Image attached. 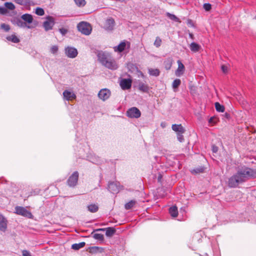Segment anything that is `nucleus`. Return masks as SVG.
<instances>
[{
    "mask_svg": "<svg viewBox=\"0 0 256 256\" xmlns=\"http://www.w3.org/2000/svg\"><path fill=\"white\" fill-rule=\"evenodd\" d=\"M256 176V171L246 166L238 168L236 172L229 178L228 186L230 188H236L239 184Z\"/></svg>",
    "mask_w": 256,
    "mask_h": 256,
    "instance_id": "1",
    "label": "nucleus"
},
{
    "mask_svg": "<svg viewBox=\"0 0 256 256\" xmlns=\"http://www.w3.org/2000/svg\"><path fill=\"white\" fill-rule=\"evenodd\" d=\"M97 56L100 62L106 68L111 70L118 68V64L110 53L100 51L98 52Z\"/></svg>",
    "mask_w": 256,
    "mask_h": 256,
    "instance_id": "2",
    "label": "nucleus"
},
{
    "mask_svg": "<svg viewBox=\"0 0 256 256\" xmlns=\"http://www.w3.org/2000/svg\"><path fill=\"white\" fill-rule=\"evenodd\" d=\"M77 28L80 32L85 35H89L92 32V26L87 22H81L78 24Z\"/></svg>",
    "mask_w": 256,
    "mask_h": 256,
    "instance_id": "3",
    "label": "nucleus"
},
{
    "mask_svg": "<svg viewBox=\"0 0 256 256\" xmlns=\"http://www.w3.org/2000/svg\"><path fill=\"white\" fill-rule=\"evenodd\" d=\"M78 176V172L77 171L74 172L67 180L68 185L70 187L75 186L77 184Z\"/></svg>",
    "mask_w": 256,
    "mask_h": 256,
    "instance_id": "4",
    "label": "nucleus"
},
{
    "mask_svg": "<svg viewBox=\"0 0 256 256\" xmlns=\"http://www.w3.org/2000/svg\"><path fill=\"white\" fill-rule=\"evenodd\" d=\"M15 210L16 213L18 214L28 218H32V214L24 207L17 206L15 208Z\"/></svg>",
    "mask_w": 256,
    "mask_h": 256,
    "instance_id": "5",
    "label": "nucleus"
},
{
    "mask_svg": "<svg viewBox=\"0 0 256 256\" xmlns=\"http://www.w3.org/2000/svg\"><path fill=\"white\" fill-rule=\"evenodd\" d=\"M126 115L130 118H138L140 116L141 112L138 108L132 107L128 110Z\"/></svg>",
    "mask_w": 256,
    "mask_h": 256,
    "instance_id": "6",
    "label": "nucleus"
},
{
    "mask_svg": "<svg viewBox=\"0 0 256 256\" xmlns=\"http://www.w3.org/2000/svg\"><path fill=\"white\" fill-rule=\"evenodd\" d=\"M66 55L70 58H74L78 55V50L76 48L67 46L64 49Z\"/></svg>",
    "mask_w": 256,
    "mask_h": 256,
    "instance_id": "7",
    "label": "nucleus"
},
{
    "mask_svg": "<svg viewBox=\"0 0 256 256\" xmlns=\"http://www.w3.org/2000/svg\"><path fill=\"white\" fill-rule=\"evenodd\" d=\"M120 184L118 182H110L108 184V190L112 194H117L120 190Z\"/></svg>",
    "mask_w": 256,
    "mask_h": 256,
    "instance_id": "8",
    "label": "nucleus"
},
{
    "mask_svg": "<svg viewBox=\"0 0 256 256\" xmlns=\"http://www.w3.org/2000/svg\"><path fill=\"white\" fill-rule=\"evenodd\" d=\"M12 22L14 25H16L20 28H33L32 26L26 24V22H24L22 18H14L13 20H12Z\"/></svg>",
    "mask_w": 256,
    "mask_h": 256,
    "instance_id": "9",
    "label": "nucleus"
},
{
    "mask_svg": "<svg viewBox=\"0 0 256 256\" xmlns=\"http://www.w3.org/2000/svg\"><path fill=\"white\" fill-rule=\"evenodd\" d=\"M111 95L110 91L108 88L102 89L98 94V96L100 99L105 101L108 100Z\"/></svg>",
    "mask_w": 256,
    "mask_h": 256,
    "instance_id": "10",
    "label": "nucleus"
},
{
    "mask_svg": "<svg viewBox=\"0 0 256 256\" xmlns=\"http://www.w3.org/2000/svg\"><path fill=\"white\" fill-rule=\"evenodd\" d=\"M54 24V22L53 18L48 16L46 18V20L44 22L43 26L46 31H48L52 28Z\"/></svg>",
    "mask_w": 256,
    "mask_h": 256,
    "instance_id": "11",
    "label": "nucleus"
},
{
    "mask_svg": "<svg viewBox=\"0 0 256 256\" xmlns=\"http://www.w3.org/2000/svg\"><path fill=\"white\" fill-rule=\"evenodd\" d=\"M121 88L124 90H128L132 86V80L130 79H122L120 82Z\"/></svg>",
    "mask_w": 256,
    "mask_h": 256,
    "instance_id": "12",
    "label": "nucleus"
},
{
    "mask_svg": "<svg viewBox=\"0 0 256 256\" xmlns=\"http://www.w3.org/2000/svg\"><path fill=\"white\" fill-rule=\"evenodd\" d=\"M177 62L178 68L176 71L175 74L177 76H180L184 73V66L180 60H178Z\"/></svg>",
    "mask_w": 256,
    "mask_h": 256,
    "instance_id": "13",
    "label": "nucleus"
},
{
    "mask_svg": "<svg viewBox=\"0 0 256 256\" xmlns=\"http://www.w3.org/2000/svg\"><path fill=\"white\" fill-rule=\"evenodd\" d=\"M63 96L64 99L66 100H70L72 99L76 98V95L72 92L68 90H65L63 92Z\"/></svg>",
    "mask_w": 256,
    "mask_h": 256,
    "instance_id": "14",
    "label": "nucleus"
},
{
    "mask_svg": "<svg viewBox=\"0 0 256 256\" xmlns=\"http://www.w3.org/2000/svg\"><path fill=\"white\" fill-rule=\"evenodd\" d=\"M21 18L23 20L24 22L28 24V25L32 24L33 22V17L32 14H25L21 16Z\"/></svg>",
    "mask_w": 256,
    "mask_h": 256,
    "instance_id": "15",
    "label": "nucleus"
},
{
    "mask_svg": "<svg viewBox=\"0 0 256 256\" xmlns=\"http://www.w3.org/2000/svg\"><path fill=\"white\" fill-rule=\"evenodd\" d=\"M6 220L0 214V230L5 232L7 228Z\"/></svg>",
    "mask_w": 256,
    "mask_h": 256,
    "instance_id": "16",
    "label": "nucleus"
},
{
    "mask_svg": "<svg viewBox=\"0 0 256 256\" xmlns=\"http://www.w3.org/2000/svg\"><path fill=\"white\" fill-rule=\"evenodd\" d=\"M114 24V20L113 18L108 19L105 23V28L108 30H112Z\"/></svg>",
    "mask_w": 256,
    "mask_h": 256,
    "instance_id": "17",
    "label": "nucleus"
},
{
    "mask_svg": "<svg viewBox=\"0 0 256 256\" xmlns=\"http://www.w3.org/2000/svg\"><path fill=\"white\" fill-rule=\"evenodd\" d=\"M172 128L173 130L177 132V133H184L185 132L184 128L181 124H172Z\"/></svg>",
    "mask_w": 256,
    "mask_h": 256,
    "instance_id": "18",
    "label": "nucleus"
},
{
    "mask_svg": "<svg viewBox=\"0 0 256 256\" xmlns=\"http://www.w3.org/2000/svg\"><path fill=\"white\" fill-rule=\"evenodd\" d=\"M126 44L124 42H121L118 46L114 48V52H122L124 50Z\"/></svg>",
    "mask_w": 256,
    "mask_h": 256,
    "instance_id": "19",
    "label": "nucleus"
},
{
    "mask_svg": "<svg viewBox=\"0 0 256 256\" xmlns=\"http://www.w3.org/2000/svg\"><path fill=\"white\" fill-rule=\"evenodd\" d=\"M138 90L142 92H148V86L142 82H140L138 85Z\"/></svg>",
    "mask_w": 256,
    "mask_h": 256,
    "instance_id": "20",
    "label": "nucleus"
},
{
    "mask_svg": "<svg viewBox=\"0 0 256 256\" xmlns=\"http://www.w3.org/2000/svg\"><path fill=\"white\" fill-rule=\"evenodd\" d=\"M87 208L88 210L92 213L96 212L98 210V206L97 204H89Z\"/></svg>",
    "mask_w": 256,
    "mask_h": 256,
    "instance_id": "21",
    "label": "nucleus"
},
{
    "mask_svg": "<svg viewBox=\"0 0 256 256\" xmlns=\"http://www.w3.org/2000/svg\"><path fill=\"white\" fill-rule=\"evenodd\" d=\"M169 212L171 216L176 218L178 216V211L176 206H172L169 208Z\"/></svg>",
    "mask_w": 256,
    "mask_h": 256,
    "instance_id": "22",
    "label": "nucleus"
},
{
    "mask_svg": "<svg viewBox=\"0 0 256 256\" xmlns=\"http://www.w3.org/2000/svg\"><path fill=\"white\" fill-rule=\"evenodd\" d=\"M190 50L193 52H198L200 48V46L198 44L192 42L190 46Z\"/></svg>",
    "mask_w": 256,
    "mask_h": 256,
    "instance_id": "23",
    "label": "nucleus"
},
{
    "mask_svg": "<svg viewBox=\"0 0 256 256\" xmlns=\"http://www.w3.org/2000/svg\"><path fill=\"white\" fill-rule=\"evenodd\" d=\"M6 38L8 41L14 43H18L20 42V39L15 34L8 36Z\"/></svg>",
    "mask_w": 256,
    "mask_h": 256,
    "instance_id": "24",
    "label": "nucleus"
},
{
    "mask_svg": "<svg viewBox=\"0 0 256 256\" xmlns=\"http://www.w3.org/2000/svg\"><path fill=\"white\" fill-rule=\"evenodd\" d=\"M172 58H168L166 59L164 62V65L165 68L166 70H170L172 67Z\"/></svg>",
    "mask_w": 256,
    "mask_h": 256,
    "instance_id": "25",
    "label": "nucleus"
},
{
    "mask_svg": "<svg viewBox=\"0 0 256 256\" xmlns=\"http://www.w3.org/2000/svg\"><path fill=\"white\" fill-rule=\"evenodd\" d=\"M86 245L84 242H81L78 244H74L72 246V248L74 250H78L81 248L84 247Z\"/></svg>",
    "mask_w": 256,
    "mask_h": 256,
    "instance_id": "26",
    "label": "nucleus"
},
{
    "mask_svg": "<svg viewBox=\"0 0 256 256\" xmlns=\"http://www.w3.org/2000/svg\"><path fill=\"white\" fill-rule=\"evenodd\" d=\"M116 232V230L112 227H108L106 228V235L108 237L112 236Z\"/></svg>",
    "mask_w": 256,
    "mask_h": 256,
    "instance_id": "27",
    "label": "nucleus"
},
{
    "mask_svg": "<svg viewBox=\"0 0 256 256\" xmlns=\"http://www.w3.org/2000/svg\"><path fill=\"white\" fill-rule=\"evenodd\" d=\"M148 74L150 76H158L160 75V72L158 69V68H149L148 69Z\"/></svg>",
    "mask_w": 256,
    "mask_h": 256,
    "instance_id": "28",
    "label": "nucleus"
},
{
    "mask_svg": "<svg viewBox=\"0 0 256 256\" xmlns=\"http://www.w3.org/2000/svg\"><path fill=\"white\" fill-rule=\"evenodd\" d=\"M136 201L134 200H131L128 202L126 203L124 206V208L126 210H130L136 204Z\"/></svg>",
    "mask_w": 256,
    "mask_h": 256,
    "instance_id": "29",
    "label": "nucleus"
},
{
    "mask_svg": "<svg viewBox=\"0 0 256 256\" xmlns=\"http://www.w3.org/2000/svg\"><path fill=\"white\" fill-rule=\"evenodd\" d=\"M204 166H200L194 169H193L191 172L194 174H198L202 173L204 172Z\"/></svg>",
    "mask_w": 256,
    "mask_h": 256,
    "instance_id": "30",
    "label": "nucleus"
},
{
    "mask_svg": "<svg viewBox=\"0 0 256 256\" xmlns=\"http://www.w3.org/2000/svg\"><path fill=\"white\" fill-rule=\"evenodd\" d=\"M215 108L217 112H222L224 111V107L218 102L215 103Z\"/></svg>",
    "mask_w": 256,
    "mask_h": 256,
    "instance_id": "31",
    "label": "nucleus"
},
{
    "mask_svg": "<svg viewBox=\"0 0 256 256\" xmlns=\"http://www.w3.org/2000/svg\"><path fill=\"white\" fill-rule=\"evenodd\" d=\"M4 6L7 10H14L15 9V6L11 2H6L4 3Z\"/></svg>",
    "mask_w": 256,
    "mask_h": 256,
    "instance_id": "32",
    "label": "nucleus"
},
{
    "mask_svg": "<svg viewBox=\"0 0 256 256\" xmlns=\"http://www.w3.org/2000/svg\"><path fill=\"white\" fill-rule=\"evenodd\" d=\"M166 16L170 18V20L175 21V22H180V20L178 18H177L175 15L173 14H171L170 12H167L166 14Z\"/></svg>",
    "mask_w": 256,
    "mask_h": 256,
    "instance_id": "33",
    "label": "nucleus"
},
{
    "mask_svg": "<svg viewBox=\"0 0 256 256\" xmlns=\"http://www.w3.org/2000/svg\"><path fill=\"white\" fill-rule=\"evenodd\" d=\"M181 84V80L180 79H176L172 84L173 88H178Z\"/></svg>",
    "mask_w": 256,
    "mask_h": 256,
    "instance_id": "34",
    "label": "nucleus"
},
{
    "mask_svg": "<svg viewBox=\"0 0 256 256\" xmlns=\"http://www.w3.org/2000/svg\"><path fill=\"white\" fill-rule=\"evenodd\" d=\"M93 237L96 240H101V241L103 240L104 239L103 234H98V233L94 234Z\"/></svg>",
    "mask_w": 256,
    "mask_h": 256,
    "instance_id": "35",
    "label": "nucleus"
},
{
    "mask_svg": "<svg viewBox=\"0 0 256 256\" xmlns=\"http://www.w3.org/2000/svg\"><path fill=\"white\" fill-rule=\"evenodd\" d=\"M36 14L40 16H42L44 14V10L40 8H37L36 9Z\"/></svg>",
    "mask_w": 256,
    "mask_h": 256,
    "instance_id": "36",
    "label": "nucleus"
},
{
    "mask_svg": "<svg viewBox=\"0 0 256 256\" xmlns=\"http://www.w3.org/2000/svg\"><path fill=\"white\" fill-rule=\"evenodd\" d=\"M74 1L78 6H84L86 4L85 0H74Z\"/></svg>",
    "mask_w": 256,
    "mask_h": 256,
    "instance_id": "37",
    "label": "nucleus"
},
{
    "mask_svg": "<svg viewBox=\"0 0 256 256\" xmlns=\"http://www.w3.org/2000/svg\"><path fill=\"white\" fill-rule=\"evenodd\" d=\"M161 44L162 40L160 38V37H156L154 42V46H156V48H158L160 46Z\"/></svg>",
    "mask_w": 256,
    "mask_h": 256,
    "instance_id": "38",
    "label": "nucleus"
},
{
    "mask_svg": "<svg viewBox=\"0 0 256 256\" xmlns=\"http://www.w3.org/2000/svg\"><path fill=\"white\" fill-rule=\"evenodd\" d=\"M0 28L4 30L5 32H8L10 30V26L8 24H2L0 25Z\"/></svg>",
    "mask_w": 256,
    "mask_h": 256,
    "instance_id": "39",
    "label": "nucleus"
},
{
    "mask_svg": "<svg viewBox=\"0 0 256 256\" xmlns=\"http://www.w3.org/2000/svg\"><path fill=\"white\" fill-rule=\"evenodd\" d=\"M14 2L20 5H26L28 4V0H14Z\"/></svg>",
    "mask_w": 256,
    "mask_h": 256,
    "instance_id": "40",
    "label": "nucleus"
},
{
    "mask_svg": "<svg viewBox=\"0 0 256 256\" xmlns=\"http://www.w3.org/2000/svg\"><path fill=\"white\" fill-rule=\"evenodd\" d=\"M92 163L98 164L100 163V160L98 157L94 156L90 160Z\"/></svg>",
    "mask_w": 256,
    "mask_h": 256,
    "instance_id": "41",
    "label": "nucleus"
},
{
    "mask_svg": "<svg viewBox=\"0 0 256 256\" xmlns=\"http://www.w3.org/2000/svg\"><path fill=\"white\" fill-rule=\"evenodd\" d=\"M182 134L183 133H177V139L180 142L184 141V138Z\"/></svg>",
    "mask_w": 256,
    "mask_h": 256,
    "instance_id": "42",
    "label": "nucleus"
},
{
    "mask_svg": "<svg viewBox=\"0 0 256 256\" xmlns=\"http://www.w3.org/2000/svg\"><path fill=\"white\" fill-rule=\"evenodd\" d=\"M203 8L206 11H209L212 8V5L209 3H206L204 4Z\"/></svg>",
    "mask_w": 256,
    "mask_h": 256,
    "instance_id": "43",
    "label": "nucleus"
},
{
    "mask_svg": "<svg viewBox=\"0 0 256 256\" xmlns=\"http://www.w3.org/2000/svg\"><path fill=\"white\" fill-rule=\"evenodd\" d=\"M8 13V10L6 8L0 6V14L5 15L6 14Z\"/></svg>",
    "mask_w": 256,
    "mask_h": 256,
    "instance_id": "44",
    "label": "nucleus"
},
{
    "mask_svg": "<svg viewBox=\"0 0 256 256\" xmlns=\"http://www.w3.org/2000/svg\"><path fill=\"white\" fill-rule=\"evenodd\" d=\"M58 51V46H53L50 48V52L53 54H56Z\"/></svg>",
    "mask_w": 256,
    "mask_h": 256,
    "instance_id": "45",
    "label": "nucleus"
},
{
    "mask_svg": "<svg viewBox=\"0 0 256 256\" xmlns=\"http://www.w3.org/2000/svg\"><path fill=\"white\" fill-rule=\"evenodd\" d=\"M59 31L62 36H64L68 32V30L64 28H60Z\"/></svg>",
    "mask_w": 256,
    "mask_h": 256,
    "instance_id": "46",
    "label": "nucleus"
},
{
    "mask_svg": "<svg viewBox=\"0 0 256 256\" xmlns=\"http://www.w3.org/2000/svg\"><path fill=\"white\" fill-rule=\"evenodd\" d=\"M22 256H32L30 253V252L26 250H24L22 252Z\"/></svg>",
    "mask_w": 256,
    "mask_h": 256,
    "instance_id": "47",
    "label": "nucleus"
},
{
    "mask_svg": "<svg viewBox=\"0 0 256 256\" xmlns=\"http://www.w3.org/2000/svg\"><path fill=\"white\" fill-rule=\"evenodd\" d=\"M222 70L224 72L226 73L228 71V67L226 66L222 65Z\"/></svg>",
    "mask_w": 256,
    "mask_h": 256,
    "instance_id": "48",
    "label": "nucleus"
},
{
    "mask_svg": "<svg viewBox=\"0 0 256 256\" xmlns=\"http://www.w3.org/2000/svg\"><path fill=\"white\" fill-rule=\"evenodd\" d=\"M212 150L214 152H216L218 150V148L215 146H213L212 147Z\"/></svg>",
    "mask_w": 256,
    "mask_h": 256,
    "instance_id": "49",
    "label": "nucleus"
},
{
    "mask_svg": "<svg viewBox=\"0 0 256 256\" xmlns=\"http://www.w3.org/2000/svg\"><path fill=\"white\" fill-rule=\"evenodd\" d=\"M209 122L210 123H212V122L215 123L216 122L215 118H213V117L210 118V119L209 120Z\"/></svg>",
    "mask_w": 256,
    "mask_h": 256,
    "instance_id": "50",
    "label": "nucleus"
},
{
    "mask_svg": "<svg viewBox=\"0 0 256 256\" xmlns=\"http://www.w3.org/2000/svg\"><path fill=\"white\" fill-rule=\"evenodd\" d=\"M100 248L97 247V246H92V250H98Z\"/></svg>",
    "mask_w": 256,
    "mask_h": 256,
    "instance_id": "51",
    "label": "nucleus"
},
{
    "mask_svg": "<svg viewBox=\"0 0 256 256\" xmlns=\"http://www.w3.org/2000/svg\"><path fill=\"white\" fill-rule=\"evenodd\" d=\"M189 36H190V38L192 39H193V38H194V35L192 34H191V33L189 34Z\"/></svg>",
    "mask_w": 256,
    "mask_h": 256,
    "instance_id": "52",
    "label": "nucleus"
},
{
    "mask_svg": "<svg viewBox=\"0 0 256 256\" xmlns=\"http://www.w3.org/2000/svg\"><path fill=\"white\" fill-rule=\"evenodd\" d=\"M97 230H104V228H100V229Z\"/></svg>",
    "mask_w": 256,
    "mask_h": 256,
    "instance_id": "53",
    "label": "nucleus"
}]
</instances>
